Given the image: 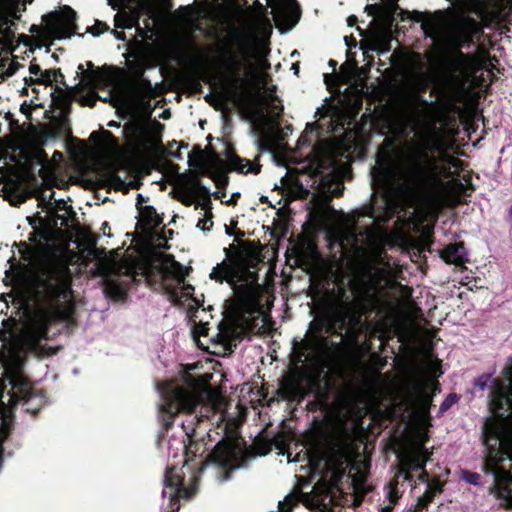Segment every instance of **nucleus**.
I'll return each instance as SVG.
<instances>
[{
    "label": "nucleus",
    "mask_w": 512,
    "mask_h": 512,
    "mask_svg": "<svg viewBox=\"0 0 512 512\" xmlns=\"http://www.w3.org/2000/svg\"><path fill=\"white\" fill-rule=\"evenodd\" d=\"M415 95L394 110L400 129L411 128L414 138L401 148L379 151L371 171L372 184L381 194L373 203L348 213H338L329 202L342 194L344 184L337 174L322 177L311 199L309 215L319 227L328 230L342 249L377 254L386 241L385 231L376 222H385L405 205L424 201L439 186L438 162L433 151L446 149L445 131L438 127L445 114Z\"/></svg>",
    "instance_id": "nucleus-1"
},
{
    "label": "nucleus",
    "mask_w": 512,
    "mask_h": 512,
    "mask_svg": "<svg viewBox=\"0 0 512 512\" xmlns=\"http://www.w3.org/2000/svg\"><path fill=\"white\" fill-rule=\"evenodd\" d=\"M26 292V301L34 299L42 307L23 308L19 319H3L0 329V404L5 417L13 415L19 403L33 414L42 408L43 397L31 390L22 374L21 352L36 349L37 342L46 335L48 324L53 320L67 321L74 311L70 271L62 261L38 268L29 277Z\"/></svg>",
    "instance_id": "nucleus-2"
},
{
    "label": "nucleus",
    "mask_w": 512,
    "mask_h": 512,
    "mask_svg": "<svg viewBox=\"0 0 512 512\" xmlns=\"http://www.w3.org/2000/svg\"><path fill=\"white\" fill-rule=\"evenodd\" d=\"M350 288L337 284V290L327 299V307L335 319L344 322L359 309L363 300L375 297L383 289H395L402 300L412 295V289L399 285L395 275L385 269L366 271L349 280Z\"/></svg>",
    "instance_id": "nucleus-3"
},
{
    "label": "nucleus",
    "mask_w": 512,
    "mask_h": 512,
    "mask_svg": "<svg viewBox=\"0 0 512 512\" xmlns=\"http://www.w3.org/2000/svg\"><path fill=\"white\" fill-rule=\"evenodd\" d=\"M211 378V374H203L197 378L186 376L184 378L185 385L165 384L160 389L159 411L173 416L179 412H190L203 401H207L213 407H218L221 403V396L216 388L209 386Z\"/></svg>",
    "instance_id": "nucleus-4"
},
{
    "label": "nucleus",
    "mask_w": 512,
    "mask_h": 512,
    "mask_svg": "<svg viewBox=\"0 0 512 512\" xmlns=\"http://www.w3.org/2000/svg\"><path fill=\"white\" fill-rule=\"evenodd\" d=\"M417 21L421 23L424 34L440 48H458L469 44L474 33L479 30L475 20L456 18L447 11L420 13Z\"/></svg>",
    "instance_id": "nucleus-5"
},
{
    "label": "nucleus",
    "mask_w": 512,
    "mask_h": 512,
    "mask_svg": "<svg viewBox=\"0 0 512 512\" xmlns=\"http://www.w3.org/2000/svg\"><path fill=\"white\" fill-rule=\"evenodd\" d=\"M235 42L237 49L229 52L225 58L224 65L230 74V78L220 91V103L217 105V109H220L228 101L234 105H240L244 100V92L241 88L245 85V80L240 76V71L251 69L250 39L237 36Z\"/></svg>",
    "instance_id": "nucleus-6"
},
{
    "label": "nucleus",
    "mask_w": 512,
    "mask_h": 512,
    "mask_svg": "<svg viewBox=\"0 0 512 512\" xmlns=\"http://www.w3.org/2000/svg\"><path fill=\"white\" fill-rule=\"evenodd\" d=\"M426 439V431L415 427L398 441L396 446V456L399 461L398 476L403 477L405 481L411 480V470L423 471L429 461L431 453L424 447Z\"/></svg>",
    "instance_id": "nucleus-7"
},
{
    "label": "nucleus",
    "mask_w": 512,
    "mask_h": 512,
    "mask_svg": "<svg viewBox=\"0 0 512 512\" xmlns=\"http://www.w3.org/2000/svg\"><path fill=\"white\" fill-rule=\"evenodd\" d=\"M492 440L498 446V451L490 450L486 456V472L494 477L491 493L503 506L510 508L512 507V476L506 470L499 468L498 464L504 460L512 461V456L504 452L505 444L499 436H492Z\"/></svg>",
    "instance_id": "nucleus-8"
},
{
    "label": "nucleus",
    "mask_w": 512,
    "mask_h": 512,
    "mask_svg": "<svg viewBox=\"0 0 512 512\" xmlns=\"http://www.w3.org/2000/svg\"><path fill=\"white\" fill-rule=\"evenodd\" d=\"M249 456L248 451L238 439H225L216 445L213 452L209 455L208 461L200 471L205 467L214 465L217 468L225 470L224 475L219 478L220 481H225L230 478L232 471L242 469L246 466V461Z\"/></svg>",
    "instance_id": "nucleus-9"
},
{
    "label": "nucleus",
    "mask_w": 512,
    "mask_h": 512,
    "mask_svg": "<svg viewBox=\"0 0 512 512\" xmlns=\"http://www.w3.org/2000/svg\"><path fill=\"white\" fill-rule=\"evenodd\" d=\"M399 388L401 391V402L409 408L414 409L422 424L427 423V413L431 406L432 395L428 393V390L432 391V394L436 393L437 385L433 382H426L413 375H408L405 378H401Z\"/></svg>",
    "instance_id": "nucleus-10"
},
{
    "label": "nucleus",
    "mask_w": 512,
    "mask_h": 512,
    "mask_svg": "<svg viewBox=\"0 0 512 512\" xmlns=\"http://www.w3.org/2000/svg\"><path fill=\"white\" fill-rule=\"evenodd\" d=\"M246 119L252 126L254 136L259 139V150L270 152L268 143L279 135L276 116L271 114L266 107L258 105L248 111Z\"/></svg>",
    "instance_id": "nucleus-11"
},
{
    "label": "nucleus",
    "mask_w": 512,
    "mask_h": 512,
    "mask_svg": "<svg viewBox=\"0 0 512 512\" xmlns=\"http://www.w3.org/2000/svg\"><path fill=\"white\" fill-rule=\"evenodd\" d=\"M44 29L52 38L69 39L75 25V12L68 6L50 12L42 17Z\"/></svg>",
    "instance_id": "nucleus-12"
},
{
    "label": "nucleus",
    "mask_w": 512,
    "mask_h": 512,
    "mask_svg": "<svg viewBox=\"0 0 512 512\" xmlns=\"http://www.w3.org/2000/svg\"><path fill=\"white\" fill-rule=\"evenodd\" d=\"M505 374V382L495 383L490 403L492 413L499 418H508L512 415V365L505 369Z\"/></svg>",
    "instance_id": "nucleus-13"
},
{
    "label": "nucleus",
    "mask_w": 512,
    "mask_h": 512,
    "mask_svg": "<svg viewBox=\"0 0 512 512\" xmlns=\"http://www.w3.org/2000/svg\"><path fill=\"white\" fill-rule=\"evenodd\" d=\"M182 476L183 467L180 469L171 468L165 474L162 495L163 497H167L170 502L179 498L188 499L197 490V477L195 475L191 476V485L189 487L184 486L182 483Z\"/></svg>",
    "instance_id": "nucleus-14"
},
{
    "label": "nucleus",
    "mask_w": 512,
    "mask_h": 512,
    "mask_svg": "<svg viewBox=\"0 0 512 512\" xmlns=\"http://www.w3.org/2000/svg\"><path fill=\"white\" fill-rule=\"evenodd\" d=\"M140 217L141 225L149 243L156 247H165L167 241L172 238L173 232L171 230L166 232L153 231L155 227L162 223V218L157 211L152 206L147 205L141 210Z\"/></svg>",
    "instance_id": "nucleus-15"
},
{
    "label": "nucleus",
    "mask_w": 512,
    "mask_h": 512,
    "mask_svg": "<svg viewBox=\"0 0 512 512\" xmlns=\"http://www.w3.org/2000/svg\"><path fill=\"white\" fill-rule=\"evenodd\" d=\"M162 269L165 274H167V276H171L176 282V286L173 287L171 291L173 297L189 298L192 296L194 287L185 282V278L189 270L187 267L181 265L179 262L172 258H166L163 261Z\"/></svg>",
    "instance_id": "nucleus-16"
},
{
    "label": "nucleus",
    "mask_w": 512,
    "mask_h": 512,
    "mask_svg": "<svg viewBox=\"0 0 512 512\" xmlns=\"http://www.w3.org/2000/svg\"><path fill=\"white\" fill-rule=\"evenodd\" d=\"M33 0H0V34L9 38L15 27L14 21L20 17L26 5Z\"/></svg>",
    "instance_id": "nucleus-17"
},
{
    "label": "nucleus",
    "mask_w": 512,
    "mask_h": 512,
    "mask_svg": "<svg viewBox=\"0 0 512 512\" xmlns=\"http://www.w3.org/2000/svg\"><path fill=\"white\" fill-rule=\"evenodd\" d=\"M134 265L126 260L113 261L106 265L105 273L107 274V280L105 285V292L112 298L122 299L125 295L124 288L116 283L112 276L114 274L122 273L126 276L133 275Z\"/></svg>",
    "instance_id": "nucleus-18"
},
{
    "label": "nucleus",
    "mask_w": 512,
    "mask_h": 512,
    "mask_svg": "<svg viewBox=\"0 0 512 512\" xmlns=\"http://www.w3.org/2000/svg\"><path fill=\"white\" fill-rule=\"evenodd\" d=\"M288 440L289 436L284 433H278L270 439H266L262 444H259L258 454L264 456L272 451H275L278 455L287 457V464L293 462H300L304 460L308 455L305 453L301 458L300 453L294 458L291 457V453L288 451Z\"/></svg>",
    "instance_id": "nucleus-19"
},
{
    "label": "nucleus",
    "mask_w": 512,
    "mask_h": 512,
    "mask_svg": "<svg viewBox=\"0 0 512 512\" xmlns=\"http://www.w3.org/2000/svg\"><path fill=\"white\" fill-rule=\"evenodd\" d=\"M273 19L280 29L289 31L298 20V11L292 0L272 6Z\"/></svg>",
    "instance_id": "nucleus-20"
},
{
    "label": "nucleus",
    "mask_w": 512,
    "mask_h": 512,
    "mask_svg": "<svg viewBox=\"0 0 512 512\" xmlns=\"http://www.w3.org/2000/svg\"><path fill=\"white\" fill-rule=\"evenodd\" d=\"M95 80L107 86L112 92L119 93L122 89V75L118 69L107 68L97 72Z\"/></svg>",
    "instance_id": "nucleus-21"
},
{
    "label": "nucleus",
    "mask_w": 512,
    "mask_h": 512,
    "mask_svg": "<svg viewBox=\"0 0 512 512\" xmlns=\"http://www.w3.org/2000/svg\"><path fill=\"white\" fill-rule=\"evenodd\" d=\"M440 256L446 263L463 265L466 251L462 243H454L444 248Z\"/></svg>",
    "instance_id": "nucleus-22"
},
{
    "label": "nucleus",
    "mask_w": 512,
    "mask_h": 512,
    "mask_svg": "<svg viewBox=\"0 0 512 512\" xmlns=\"http://www.w3.org/2000/svg\"><path fill=\"white\" fill-rule=\"evenodd\" d=\"M441 374H442V372L440 371L439 363L434 362L432 360H427L425 362L424 371L422 373L418 374L414 371L408 370L402 375V378H405L408 375H413V376L420 378L426 382L435 383L433 379L436 377H439Z\"/></svg>",
    "instance_id": "nucleus-23"
},
{
    "label": "nucleus",
    "mask_w": 512,
    "mask_h": 512,
    "mask_svg": "<svg viewBox=\"0 0 512 512\" xmlns=\"http://www.w3.org/2000/svg\"><path fill=\"white\" fill-rule=\"evenodd\" d=\"M293 252L297 257V261L300 263L313 262L317 258V253L312 244L307 243L303 246H296L293 248Z\"/></svg>",
    "instance_id": "nucleus-24"
},
{
    "label": "nucleus",
    "mask_w": 512,
    "mask_h": 512,
    "mask_svg": "<svg viewBox=\"0 0 512 512\" xmlns=\"http://www.w3.org/2000/svg\"><path fill=\"white\" fill-rule=\"evenodd\" d=\"M30 76H24L23 80L26 84L38 83H49L50 76L46 72H42L41 68L37 64H30L29 66Z\"/></svg>",
    "instance_id": "nucleus-25"
},
{
    "label": "nucleus",
    "mask_w": 512,
    "mask_h": 512,
    "mask_svg": "<svg viewBox=\"0 0 512 512\" xmlns=\"http://www.w3.org/2000/svg\"><path fill=\"white\" fill-rule=\"evenodd\" d=\"M352 486L355 495L353 504L358 505L367 491L365 488V476L361 472H357L352 476Z\"/></svg>",
    "instance_id": "nucleus-26"
},
{
    "label": "nucleus",
    "mask_w": 512,
    "mask_h": 512,
    "mask_svg": "<svg viewBox=\"0 0 512 512\" xmlns=\"http://www.w3.org/2000/svg\"><path fill=\"white\" fill-rule=\"evenodd\" d=\"M441 492V486L439 482H434L433 484H429L424 491V493L418 497L417 499V505L420 507H426L428 503H430L433 499V497Z\"/></svg>",
    "instance_id": "nucleus-27"
},
{
    "label": "nucleus",
    "mask_w": 512,
    "mask_h": 512,
    "mask_svg": "<svg viewBox=\"0 0 512 512\" xmlns=\"http://www.w3.org/2000/svg\"><path fill=\"white\" fill-rule=\"evenodd\" d=\"M251 30L253 34L250 36L251 40H254L257 32H260L264 36H269L271 34V24L267 18L257 17L253 21Z\"/></svg>",
    "instance_id": "nucleus-28"
},
{
    "label": "nucleus",
    "mask_w": 512,
    "mask_h": 512,
    "mask_svg": "<svg viewBox=\"0 0 512 512\" xmlns=\"http://www.w3.org/2000/svg\"><path fill=\"white\" fill-rule=\"evenodd\" d=\"M56 208L63 209L64 214L61 216L58 213L55 215V223L57 224L60 221L61 225H66L67 221L72 218L74 211L70 205H67L63 198L55 199Z\"/></svg>",
    "instance_id": "nucleus-29"
},
{
    "label": "nucleus",
    "mask_w": 512,
    "mask_h": 512,
    "mask_svg": "<svg viewBox=\"0 0 512 512\" xmlns=\"http://www.w3.org/2000/svg\"><path fill=\"white\" fill-rule=\"evenodd\" d=\"M209 276H210L211 279H214V280H216L217 282H220V283H222L224 281H227L229 283L233 282L232 277H231V271L225 265L218 264L217 266H215L212 269V271H211Z\"/></svg>",
    "instance_id": "nucleus-30"
},
{
    "label": "nucleus",
    "mask_w": 512,
    "mask_h": 512,
    "mask_svg": "<svg viewBox=\"0 0 512 512\" xmlns=\"http://www.w3.org/2000/svg\"><path fill=\"white\" fill-rule=\"evenodd\" d=\"M390 40L388 37H378L370 41L369 49L379 55L386 54L390 51Z\"/></svg>",
    "instance_id": "nucleus-31"
},
{
    "label": "nucleus",
    "mask_w": 512,
    "mask_h": 512,
    "mask_svg": "<svg viewBox=\"0 0 512 512\" xmlns=\"http://www.w3.org/2000/svg\"><path fill=\"white\" fill-rule=\"evenodd\" d=\"M232 168L241 173L258 172L259 167L246 159H236L232 162Z\"/></svg>",
    "instance_id": "nucleus-32"
},
{
    "label": "nucleus",
    "mask_w": 512,
    "mask_h": 512,
    "mask_svg": "<svg viewBox=\"0 0 512 512\" xmlns=\"http://www.w3.org/2000/svg\"><path fill=\"white\" fill-rule=\"evenodd\" d=\"M115 27L116 28H124V29H131L136 25V19H134L132 16L127 15L125 13H117L115 15Z\"/></svg>",
    "instance_id": "nucleus-33"
},
{
    "label": "nucleus",
    "mask_w": 512,
    "mask_h": 512,
    "mask_svg": "<svg viewBox=\"0 0 512 512\" xmlns=\"http://www.w3.org/2000/svg\"><path fill=\"white\" fill-rule=\"evenodd\" d=\"M297 503V496L289 494L278 502V510L270 512H290L293 506Z\"/></svg>",
    "instance_id": "nucleus-34"
},
{
    "label": "nucleus",
    "mask_w": 512,
    "mask_h": 512,
    "mask_svg": "<svg viewBox=\"0 0 512 512\" xmlns=\"http://www.w3.org/2000/svg\"><path fill=\"white\" fill-rule=\"evenodd\" d=\"M209 328H208V324L207 323H199L198 325H196L193 329V338H194V341L196 342V344L199 346V347H203V348H206L203 343L200 341L199 337L200 336H205L208 332Z\"/></svg>",
    "instance_id": "nucleus-35"
},
{
    "label": "nucleus",
    "mask_w": 512,
    "mask_h": 512,
    "mask_svg": "<svg viewBox=\"0 0 512 512\" xmlns=\"http://www.w3.org/2000/svg\"><path fill=\"white\" fill-rule=\"evenodd\" d=\"M337 452L339 454V459H349L352 455L351 444L347 440L341 441V443L337 447Z\"/></svg>",
    "instance_id": "nucleus-36"
},
{
    "label": "nucleus",
    "mask_w": 512,
    "mask_h": 512,
    "mask_svg": "<svg viewBox=\"0 0 512 512\" xmlns=\"http://www.w3.org/2000/svg\"><path fill=\"white\" fill-rule=\"evenodd\" d=\"M135 133L137 134V141H143L149 134V130L146 124L136 123L134 125Z\"/></svg>",
    "instance_id": "nucleus-37"
},
{
    "label": "nucleus",
    "mask_w": 512,
    "mask_h": 512,
    "mask_svg": "<svg viewBox=\"0 0 512 512\" xmlns=\"http://www.w3.org/2000/svg\"><path fill=\"white\" fill-rule=\"evenodd\" d=\"M199 207H201V209L204 210V212H205V217H206L205 222L210 221V218L208 216L209 209H210V199L205 198L203 200L196 201L195 208L198 209Z\"/></svg>",
    "instance_id": "nucleus-38"
},
{
    "label": "nucleus",
    "mask_w": 512,
    "mask_h": 512,
    "mask_svg": "<svg viewBox=\"0 0 512 512\" xmlns=\"http://www.w3.org/2000/svg\"><path fill=\"white\" fill-rule=\"evenodd\" d=\"M137 90L143 94H150L153 91V88L149 81L142 79L137 83Z\"/></svg>",
    "instance_id": "nucleus-39"
},
{
    "label": "nucleus",
    "mask_w": 512,
    "mask_h": 512,
    "mask_svg": "<svg viewBox=\"0 0 512 512\" xmlns=\"http://www.w3.org/2000/svg\"><path fill=\"white\" fill-rule=\"evenodd\" d=\"M106 30H108V26L105 23H98L95 26L89 28V32L95 37L100 36Z\"/></svg>",
    "instance_id": "nucleus-40"
},
{
    "label": "nucleus",
    "mask_w": 512,
    "mask_h": 512,
    "mask_svg": "<svg viewBox=\"0 0 512 512\" xmlns=\"http://www.w3.org/2000/svg\"><path fill=\"white\" fill-rule=\"evenodd\" d=\"M20 65L16 62H10L3 70L2 74L6 77H10L18 71Z\"/></svg>",
    "instance_id": "nucleus-41"
},
{
    "label": "nucleus",
    "mask_w": 512,
    "mask_h": 512,
    "mask_svg": "<svg viewBox=\"0 0 512 512\" xmlns=\"http://www.w3.org/2000/svg\"><path fill=\"white\" fill-rule=\"evenodd\" d=\"M218 330L219 332L217 333L216 337H217V342H224L228 339L229 337V330L227 328L225 329H222L220 326H218Z\"/></svg>",
    "instance_id": "nucleus-42"
},
{
    "label": "nucleus",
    "mask_w": 512,
    "mask_h": 512,
    "mask_svg": "<svg viewBox=\"0 0 512 512\" xmlns=\"http://www.w3.org/2000/svg\"><path fill=\"white\" fill-rule=\"evenodd\" d=\"M387 497L389 498L391 504H394L397 501L398 495L392 486H389Z\"/></svg>",
    "instance_id": "nucleus-43"
},
{
    "label": "nucleus",
    "mask_w": 512,
    "mask_h": 512,
    "mask_svg": "<svg viewBox=\"0 0 512 512\" xmlns=\"http://www.w3.org/2000/svg\"><path fill=\"white\" fill-rule=\"evenodd\" d=\"M199 187L205 192V193H211L216 198H222L223 194L219 191H210V188L205 185H199Z\"/></svg>",
    "instance_id": "nucleus-44"
},
{
    "label": "nucleus",
    "mask_w": 512,
    "mask_h": 512,
    "mask_svg": "<svg viewBox=\"0 0 512 512\" xmlns=\"http://www.w3.org/2000/svg\"><path fill=\"white\" fill-rule=\"evenodd\" d=\"M455 401V398L454 397H450L449 399L445 400L442 405H441V409L442 410H446L450 407V405Z\"/></svg>",
    "instance_id": "nucleus-45"
},
{
    "label": "nucleus",
    "mask_w": 512,
    "mask_h": 512,
    "mask_svg": "<svg viewBox=\"0 0 512 512\" xmlns=\"http://www.w3.org/2000/svg\"><path fill=\"white\" fill-rule=\"evenodd\" d=\"M465 479L469 483L477 484L478 479H479V475L478 474H471L469 477H465Z\"/></svg>",
    "instance_id": "nucleus-46"
},
{
    "label": "nucleus",
    "mask_w": 512,
    "mask_h": 512,
    "mask_svg": "<svg viewBox=\"0 0 512 512\" xmlns=\"http://www.w3.org/2000/svg\"><path fill=\"white\" fill-rule=\"evenodd\" d=\"M302 345H303V348H308L309 346H313V349H316L317 343L315 341H313V343H311V341L309 339H305L302 341Z\"/></svg>",
    "instance_id": "nucleus-47"
},
{
    "label": "nucleus",
    "mask_w": 512,
    "mask_h": 512,
    "mask_svg": "<svg viewBox=\"0 0 512 512\" xmlns=\"http://www.w3.org/2000/svg\"><path fill=\"white\" fill-rule=\"evenodd\" d=\"M298 188H299V192L296 193L297 197H304L308 194V190L304 189V187L302 185L299 186Z\"/></svg>",
    "instance_id": "nucleus-48"
},
{
    "label": "nucleus",
    "mask_w": 512,
    "mask_h": 512,
    "mask_svg": "<svg viewBox=\"0 0 512 512\" xmlns=\"http://www.w3.org/2000/svg\"><path fill=\"white\" fill-rule=\"evenodd\" d=\"M1 300L5 303H8L9 300L14 301V297L11 294H2Z\"/></svg>",
    "instance_id": "nucleus-49"
},
{
    "label": "nucleus",
    "mask_w": 512,
    "mask_h": 512,
    "mask_svg": "<svg viewBox=\"0 0 512 512\" xmlns=\"http://www.w3.org/2000/svg\"><path fill=\"white\" fill-rule=\"evenodd\" d=\"M459 162H460L459 160L451 158L449 160V165H451L454 168V171H456V169H458Z\"/></svg>",
    "instance_id": "nucleus-50"
},
{
    "label": "nucleus",
    "mask_w": 512,
    "mask_h": 512,
    "mask_svg": "<svg viewBox=\"0 0 512 512\" xmlns=\"http://www.w3.org/2000/svg\"><path fill=\"white\" fill-rule=\"evenodd\" d=\"M112 34L118 39V40H124V32L123 31H111Z\"/></svg>",
    "instance_id": "nucleus-51"
},
{
    "label": "nucleus",
    "mask_w": 512,
    "mask_h": 512,
    "mask_svg": "<svg viewBox=\"0 0 512 512\" xmlns=\"http://www.w3.org/2000/svg\"><path fill=\"white\" fill-rule=\"evenodd\" d=\"M240 195V192H234L230 199L227 200V202H233L236 197Z\"/></svg>",
    "instance_id": "nucleus-52"
},
{
    "label": "nucleus",
    "mask_w": 512,
    "mask_h": 512,
    "mask_svg": "<svg viewBox=\"0 0 512 512\" xmlns=\"http://www.w3.org/2000/svg\"><path fill=\"white\" fill-rule=\"evenodd\" d=\"M192 203H193V200H192V198H190V197H189V198H186V199L184 200V204H185V205H191Z\"/></svg>",
    "instance_id": "nucleus-53"
},
{
    "label": "nucleus",
    "mask_w": 512,
    "mask_h": 512,
    "mask_svg": "<svg viewBox=\"0 0 512 512\" xmlns=\"http://www.w3.org/2000/svg\"><path fill=\"white\" fill-rule=\"evenodd\" d=\"M391 509H392V505H388V506L383 507V508H382V511H383V512H390V511H391Z\"/></svg>",
    "instance_id": "nucleus-54"
},
{
    "label": "nucleus",
    "mask_w": 512,
    "mask_h": 512,
    "mask_svg": "<svg viewBox=\"0 0 512 512\" xmlns=\"http://www.w3.org/2000/svg\"><path fill=\"white\" fill-rule=\"evenodd\" d=\"M196 227H197V228H199V229H201L202 231L209 230V228H205V226H201V223H200V222H198V224H197V226H196Z\"/></svg>",
    "instance_id": "nucleus-55"
},
{
    "label": "nucleus",
    "mask_w": 512,
    "mask_h": 512,
    "mask_svg": "<svg viewBox=\"0 0 512 512\" xmlns=\"http://www.w3.org/2000/svg\"><path fill=\"white\" fill-rule=\"evenodd\" d=\"M355 21H356V19L354 17H350L348 19V24L351 26L353 24V22H355Z\"/></svg>",
    "instance_id": "nucleus-56"
},
{
    "label": "nucleus",
    "mask_w": 512,
    "mask_h": 512,
    "mask_svg": "<svg viewBox=\"0 0 512 512\" xmlns=\"http://www.w3.org/2000/svg\"><path fill=\"white\" fill-rule=\"evenodd\" d=\"M168 115H169V113H168L167 111H164V112L162 113V118L167 119V118H168Z\"/></svg>",
    "instance_id": "nucleus-57"
},
{
    "label": "nucleus",
    "mask_w": 512,
    "mask_h": 512,
    "mask_svg": "<svg viewBox=\"0 0 512 512\" xmlns=\"http://www.w3.org/2000/svg\"><path fill=\"white\" fill-rule=\"evenodd\" d=\"M38 29H39V27H37V26L33 25V26H31L30 31H31V32H34V31H37Z\"/></svg>",
    "instance_id": "nucleus-58"
},
{
    "label": "nucleus",
    "mask_w": 512,
    "mask_h": 512,
    "mask_svg": "<svg viewBox=\"0 0 512 512\" xmlns=\"http://www.w3.org/2000/svg\"><path fill=\"white\" fill-rule=\"evenodd\" d=\"M108 126L109 127H116L117 124L114 121H111V122H109Z\"/></svg>",
    "instance_id": "nucleus-59"
},
{
    "label": "nucleus",
    "mask_w": 512,
    "mask_h": 512,
    "mask_svg": "<svg viewBox=\"0 0 512 512\" xmlns=\"http://www.w3.org/2000/svg\"><path fill=\"white\" fill-rule=\"evenodd\" d=\"M424 476H425V474H421V475L419 476V479H420L421 481H423V480H424Z\"/></svg>",
    "instance_id": "nucleus-60"
},
{
    "label": "nucleus",
    "mask_w": 512,
    "mask_h": 512,
    "mask_svg": "<svg viewBox=\"0 0 512 512\" xmlns=\"http://www.w3.org/2000/svg\"><path fill=\"white\" fill-rule=\"evenodd\" d=\"M293 70H295V73H297V65L293 64Z\"/></svg>",
    "instance_id": "nucleus-61"
},
{
    "label": "nucleus",
    "mask_w": 512,
    "mask_h": 512,
    "mask_svg": "<svg viewBox=\"0 0 512 512\" xmlns=\"http://www.w3.org/2000/svg\"><path fill=\"white\" fill-rule=\"evenodd\" d=\"M138 197L140 198V200H143V197L141 196V194H138Z\"/></svg>",
    "instance_id": "nucleus-62"
},
{
    "label": "nucleus",
    "mask_w": 512,
    "mask_h": 512,
    "mask_svg": "<svg viewBox=\"0 0 512 512\" xmlns=\"http://www.w3.org/2000/svg\"><path fill=\"white\" fill-rule=\"evenodd\" d=\"M138 197L140 198V200H143V197L141 196V194H138Z\"/></svg>",
    "instance_id": "nucleus-63"
},
{
    "label": "nucleus",
    "mask_w": 512,
    "mask_h": 512,
    "mask_svg": "<svg viewBox=\"0 0 512 512\" xmlns=\"http://www.w3.org/2000/svg\"><path fill=\"white\" fill-rule=\"evenodd\" d=\"M0 407H1V408H2V410L4 411V408H3V406H2L1 404H0Z\"/></svg>",
    "instance_id": "nucleus-64"
}]
</instances>
